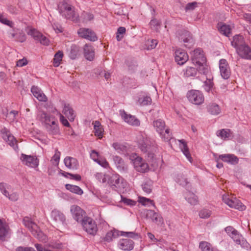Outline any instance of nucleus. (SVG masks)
Wrapping results in <instances>:
<instances>
[{
	"label": "nucleus",
	"instance_id": "nucleus-45",
	"mask_svg": "<svg viewBox=\"0 0 251 251\" xmlns=\"http://www.w3.org/2000/svg\"><path fill=\"white\" fill-rule=\"evenodd\" d=\"M137 102L140 105L144 106L151 104V99L150 97L143 96L139 98Z\"/></svg>",
	"mask_w": 251,
	"mask_h": 251
},
{
	"label": "nucleus",
	"instance_id": "nucleus-48",
	"mask_svg": "<svg viewBox=\"0 0 251 251\" xmlns=\"http://www.w3.org/2000/svg\"><path fill=\"white\" fill-rule=\"evenodd\" d=\"M17 35L15 38V41L23 43L26 40L25 34L22 31H17Z\"/></svg>",
	"mask_w": 251,
	"mask_h": 251
},
{
	"label": "nucleus",
	"instance_id": "nucleus-60",
	"mask_svg": "<svg viewBox=\"0 0 251 251\" xmlns=\"http://www.w3.org/2000/svg\"><path fill=\"white\" fill-rule=\"evenodd\" d=\"M60 156V152L57 150H56L55 153L52 157L51 161H54L56 164H58L59 162Z\"/></svg>",
	"mask_w": 251,
	"mask_h": 251
},
{
	"label": "nucleus",
	"instance_id": "nucleus-59",
	"mask_svg": "<svg viewBox=\"0 0 251 251\" xmlns=\"http://www.w3.org/2000/svg\"><path fill=\"white\" fill-rule=\"evenodd\" d=\"M9 200L15 201H17L19 199V194L17 192H13L6 197Z\"/></svg>",
	"mask_w": 251,
	"mask_h": 251
},
{
	"label": "nucleus",
	"instance_id": "nucleus-1",
	"mask_svg": "<svg viewBox=\"0 0 251 251\" xmlns=\"http://www.w3.org/2000/svg\"><path fill=\"white\" fill-rule=\"evenodd\" d=\"M126 183L124 182L120 176L118 174H112L111 176V188L117 191L121 194L123 192ZM121 198L120 202L129 206H133L136 204V201L131 199L124 197L122 195H120Z\"/></svg>",
	"mask_w": 251,
	"mask_h": 251
},
{
	"label": "nucleus",
	"instance_id": "nucleus-29",
	"mask_svg": "<svg viewBox=\"0 0 251 251\" xmlns=\"http://www.w3.org/2000/svg\"><path fill=\"white\" fill-rule=\"evenodd\" d=\"M231 44L232 46L236 48V50H237L238 48L246 45L243 37L239 35H236L233 37V41H231Z\"/></svg>",
	"mask_w": 251,
	"mask_h": 251
},
{
	"label": "nucleus",
	"instance_id": "nucleus-3",
	"mask_svg": "<svg viewBox=\"0 0 251 251\" xmlns=\"http://www.w3.org/2000/svg\"><path fill=\"white\" fill-rule=\"evenodd\" d=\"M59 13L65 18L72 21H77L78 15L75 12V8L65 1H63L58 5Z\"/></svg>",
	"mask_w": 251,
	"mask_h": 251
},
{
	"label": "nucleus",
	"instance_id": "nucleus-11",
	"mask_svg": "<svg viewBox=\"0 0 251 251\" xmlns=\"http://www.w3.org/2000/svg\"><path fill=\"white\" fill-rule=\"evenodd\" d=\"M179 40L181 42H183L184 46L188 48H190L194 44V40L192 35L190 32L186 30H182L179 33Z\"/></svg>",
	"mask_w": 251,
	"mask_h": 251
},
{
	"label": "nucleus",
	"instance_id": "nucleus-27",
	"mask_svg": "<svg viewBox=\"0 0 251 251\" xmlns=\"http://www.w3.org/2000/svg\"><path fill=\"white\" fill-rule=\"evenodd\" d=\"M62 112L68 118L69 121H73L74 120L75 114L73 108L69 104H64Z\"/></svg>",
	"mask_w": 251,
	"mask_h": 251
},
{
	"label": "nucleus",
	"instance_id": "nucleus-52",
	"mask_svg": "<svg viewBox=\"0 0 251 251\" xmlns=\"http://www.w3.org/2000/svg\"><path fill=\"white\" fill-rule=\"evenodd\" d=\"M127 65L128 71L132 73L135 72L137 69V64L135 61L127 62Z\"/></svg>",
	"mask_w": 251,
	"mask_h": 251
},
{
	"label": "nucleus",
	"instance_id": "nucleus-40",
	"mask_svg": "<svg viewBox=\"0 0 251 251\" xmlns=\"http://www.w3.org/2000/svg\"><path fill=\"white\" fill-rule=\"evenodd\" d=\"M11 189V186L9 184L4 182L0 183V191L5 197L9 195Z\"/></svg>",
	"mask_w": 251,
	"mask_h": 251
},
{
	"label": "nucleus",
	"instance_id": "nucleus-56",
	"mask_svg": "<svg viewBox=\"0 0 251 251\" xmlns=\"http://www.w3.org/2000/svg\"><path fill=\"white\" fill-rule=\"evenodd\" d=\"M150 25L151 28L154 30L157 31L159 29V26H160V22L155 19H152L150 22Z\"/></svg>",
	"mask_w": 251,
	"mask_h": 251
},
{
	"label": "nucleus",
	"instance_id": "nucleus-28",
	"mask_svg": "<svg viewBox=\"0 0 251 251\" xmlns=\"http://www.w3.org/2000/svg\"><path fill=\"white\" fill-rule=\"evenodd\" d=\"M39 116L41 121L44 123L45 127L51 124L53 120H56L53 116H50L44 112H41Z\"/></svg>",
	"mask_w": 251,
	"mask_h": 251
},
{
	"label": "nucleus",
	"instance_id": "nucleus-61",
	"mask_svg": "<svg viewBox=\"0 0 251 251\" xmlns=\"http://www.w3.org/2000/svg\"><path fill=\"white\" fill-rule=\"evenodd\" d=\"M229 158V159L228 160V163H230L232 165H236V164H238V161H239V159L234 154H231V156Z\"/></svg>",
	"mask_w": 251,
	"mask_h": 251
},
{
	"label": "nucleus",
	"instance_id": "nucleus-8",
	"mask_svg": "<svg viewBox=\"0 0 251 251\" xmlns=\"http://www.w3.org/2000/svg\"><path fill=\"white\" fill-rule=\"evenodd\" d=\"M20 159L24 164L29 167L35 168L39 165V160L36 156L22 153Z\"/></svg>",
	"mask_w": 251,
	"mask_h": 251
},
{
	"label": "nucleus",
	"instance_id": "nucleus-17",
	"mask_svg": "<svg viewBox=\"0 0 251 251\" xmlns=\"http://www.w3.org/2000/svg\"><path fill=\"white\" fill-rule=\"evenodd\" d=\"M175 59L178 64L182 65L188 60V55L184 50L178 49L175 51Z\"/></svg>",
	"mask_w": 251,
	"mask_h": 251
},
{
	"label": "nucleus",
	"instance_id": "nucleus-22",
	"mask_svg": "<svg viewBox=\"0 0 251 251\" xmlns=\"http://www.w3.org/2000/svg\"><path fill=\"white\" fill-rule=\"evenodd\" d=\"M146 216L150 218L156 224L160 225L163 223V220L159 214L152 210H148L146 212Z\"/></svg>",
	"mask_w": 251,
	"mask_h": 251
},
{
	"label": "nucleus",
	"instance_id": "nucleus-5",
	"mask_svg": "<svg viewBox=\"0 0 251 251\" xmlns=\"http://www.w3.org/2000/svg\"><path fill=\"white\" fill-rule=\"evenodd\" d=\"M223 201L230 207L234 208L241 211L245 209L246 206L243 204L240 200L233 196L224 195L223 196Z\"/></svg>",
	"mask_w": 251,
	"mask_h": 251
},
{
	"label": "nucleus",
	"instance_id": "nucleus-33",
	"mask_svg": "<svg viewBox=\"0 0 251 251\" xmlns=\"http://www.w3.org/2000/svg\"><path fill=\"white\" fill-rule=\"evenodd\" d=\"M218 31L226 36H229L231 33V28L229 25H227L222 23H218L217 25Z\"/></svg>",
	"mask_w": 251,
	"mask_h": 251
},
{
	"label": "nucleus",
	"instance_id": "nucleus-43",
	"mask_svg": "<svg viewBox=\"0 0 251 251\" xmlns=\"http://www.w3.org/2000/svg\"><path fill=\"white\" fill-rule=\"evenodd\" d=\"M113 160L118 170L120 171L124 170L125 164L122 158L118 156H115L113 158Z\"/></svg>",
	"mask_w": 251,
	"mask_h": 251
},
{
	"label": "nucleus",
	"instance_id": "nucleus-18",
	"mask_svg": "<svg viewBox=\"0 0 251 251\" xmlns=\"http://www.w3.org/2000/svg\"><path fill=\"white\" fill-rule=\"evenodd\" d=\"M136 170L141 173H145L149 170L148 164L140 157H137L133 162Z\"/></svg>",
	"mask_w": 251,
	"mask_h": 251
},
{
	"label": "nucleus",
	"instance_id": "nucleus-50",
	"mask_svg": "<svg viewBox=\"0 0 251 251\" xmlns=\"http://www.w3.org/2000/svg\"><path fill=\"white\" fill-rule=\"evenodd\" d=\"M142 189L147 194H150L151 192V182L148 181L144 183L142 185Z\"/></svg>",
	"mask_w": 251,
	"mask_h": 251
},
{
	"label": "nucleus",
	"instance_id": "nucleus-34",
	"mask_svg": "<svg viewBox=\"0 0 251 251\" xmlns=\"http://www.w3.org/2000/svg\"><path fill=\"white\" fill-rule=\"evenodd\" d=\"M216 134L218 137L224 140L229 139L232 137V133L229 129H223L218 130L217 131Z\"/></svg>",
	"mask_w": 251,
	"mask_h": 251
},
{
	"label": "nucleus",
	"instance_id": "nucleus-54",
	"mask_svg": "<svg viewBox=\"0 0 251 251\" xmlns=\"http://www.w3.org/2000/svg\"><path fill=\"white\" fill-rule=\"evenodd\" d=\"M211 214V212L210 210L206 209H203L201 210L199 212V216L200 218L203 219H206L209 218Z\"/></svg>",
	"mask_w": 251,
	"mask_h": 251
},
{
	"label": "nucleus",
	"instance_id": "nucleus-49",
	"mask_svg": "<svg viewBox=\"0 0 251 251\" xmlns=\"http://www.w3.org/2000/svg\"><path fill=\"white\" fill-rule=\"evenodd\" d=\"M112 146L118 152H124L126 150V146L119 143H114L113 144Z\"/></svg>",
	"mask_w": 251,
	"mask_h": 251
},
{
	"label": "nucleus",
	"instance_id": "nucleus-37",
	"mask_svg": "<svg viewBox=\"0 0 251 251\" xmlns=\"http://www.w3.org/2000/svg\"><path fill=\"white\" fill-rule=\"evenodd\" d=\"M65 188L71 192L77 195H81L83 193V190L79 186L76 185L67 184L65 185Z\"/></svg>",
	"mask_w": 251,
	"mask_h": 251
},
{
	"label": "nucleus",
	"instance_id": "nucleus-55",
	"mask_svg": "<svg viewBox=\"0 0 251 251\" xmlns=\"http://www.w3.org/2000/svg\"><path fill=\"white\" fill-rule=\"evenodd\" d=\"M213 87V83L210 80L204 81L203 87L204 90L207 92H209L211 91Z\"/></svg>",
	"mask_w": 251,
	"mask_h": 251
},
{
	"label": "nucleus",
	"instance_id": "nucleus-31",
	"mask_svg": "<svg viewBox=\"0 0 251 251\" xmlns=\"http://www.w3.org/2000/svg\"><path fill=\"white\" fill-rule=\"evenodd\" d=\"M180 142V148L181 149V151L186 157L187 159L191 162H192V158L191 156V154L189 151V149L187 146L186 143L184 140H178Z\"/></svg>",
	"mask_w": 251,
	"mask_h": 251
},
{
	"label": "nucleus",
	"instance_id": "nucleus-46",
	"mask_svg": "<svg viewBox=\"0 0 251 251\" xmlns=\"http://www.w3.org/2000/svg\"><path fill=\"white\" fill-rule=\"evenodd\" d=\"M63 53L61 51H57L54 55L53 59V65L55 67H58L62 61Z\"/></svg>",
	"mask_w": 251,
	"mask_h": 251
},
{
	"label": "nucleus",
	"instance_id": "nucleus-21",
	"mask_svg": "<svg viewBox=\"0 0 251 251\" xmlns=\"http://www.w3.org/2000/svg\"><path fill=\"white\" fill-rule=\"evenodd\" d=\"M51 217L56 222L64 225L66 224V217L60 211L54 209L51 213Z\"/></svg>",
	"mask_w": 251,
	"mask_h": 251
},
{
	"label": "nucleus",
	"instance_id": "nucleus-2",
	"mask_svg": "<svg viewBox=\"0 0 251 251\" xmlns=\"http://www.w3.org/2000/svg\"><path fill=\"white\" fill-rule=\"evenodd\" d=\"M23 223L25 226L31 232L33 235L36 238L40 241H46V235L40 229L37 224L33 222L29 218L25 217L23 220Z\"/></svg>",
	"mask_w": 251,
	"mask_h": 251
},
{
	"label": "nucleus",
	"instance_id": "nucleus-53",
	"mask_svg": "<svg viewBox=\"0 0 251 251\" xmlns=\"http://www.w3.org/2000/svg\"><path fill=\"white\" fill-rule=\"evenodd\" d=\"M199 66L197 68V72L198 71L200 73L202 74H206L208 72V67L206 66L205 63L202 64H197Z\"/></svg>",
	"mask_w": 251,
	"mask_h": 251
},
{
	"label": "nucleus",
	"instance_id": "nucleus-24",
	"mask_svg": "<svg viewBox=\"0 0 251 251\" xmlns=\"http://www.w3.org/2000/svg\"><path fill=\"white\" fill-rule=\"evenodd\" d=\"M134 243L132 240L128 239H123L119 241L118 247L124 251H131L133 249Z\"/></svg>",
	"mask_w": 251,
	"mask_h": 251
},
{
	"label": "nucleus",
	"instance_id": "nucleus-32",
	"mask_svg": "<svg viewBox=\"0 0 251 251\" xmlns=\"http://www.w3.org/2000/svg\"><path fill=\"white\" fill-rule=\"evenodd\" d=\"M84 54L86 59L91 61L94 59L95 51L93 48L88 45H85L84 47Z\"/></svg>",
	"mask_w": 251,
	"mask_h": 251
},
{
	"label": "nucleus",
	"instance_id": "nucleus-7",
	"mask_svg": "<svg viewBox=\"0 0 251 251\" xmlns=\"http://www.w3.org/2000/svg\"><path fill=\"white\" fill-rule=\"evenodd\" d=\"M83 229L90 234L94 235L97 231V226L92 218L86 217L81 223Z\"/></svg>",
	"mask_w": 251,
	"mask_h": 251
},
{
	"label": "nucleus",
	"instance_id": "nucleus-44",
	"mask_svg": "<svg viewBox=\"0 0 251 251\" xmlns=\"http://www.w3.org/2000/svg\"><path fill=\"white\" fill-rule=\"evenodd\" d=\"M184 75L185 77L195 76L197 74V70L192 67H188L183 70Z\"/></svg>",
	"mask_w": 251,
	"mask_h": 251
},
{
	"label": "nucleus",
	"instance_id": "nucleus-39",
	"mask_svg": "<svg viewBox=\"0 0 251 251\" xmlns=\"http://www.w3.org/2000/svg\"><path fill=\"white\" fill-rule=\"evenodd\" d=\"M208 111L212 115H218L221 112L219 105L216 103H211L207 106Z\"/></svg>",
	"mask_w": 251,
	"mask_h": 251
},
{
	"label": "nucleus",
	"instance_id": "nucleus-26",
	"mask_svg": "<svg viewBox=\"0 0 251 251\" xmlns=\"http://www.w3.org/2000/svg\"><path fill=\"white\" fill-rule=\"evenodd\" d=\"M64 162L65 166L73 170H76L78 166V161L75 158L67 156L64 160Z\"/></svg>",
	"mask_w": 251,
	"mask_h": 251
},
{
	"label": "nucleus",
	"instance_id": "nucleus-35",
	"mask_svg": "<svg viewBox=\"0 0 251 251\" xmlns=\"http://www.w3.org/2000/svg\"><path fill=\"white\" fill-rule=\"evenodd\" d=\"M94 132L95 135L98 136L99 138H101L103 135V129L98 121H96L94 122Z\"/></svg>",
	"mask_w": 251,
	"mask_h": 251
},
{
	"label": "nucleus",
	"instance_id": "nucleus-57",
	"mask_svg": "<svg viewBox=\"0 0 251 251\" xmlns=\"http://www.w3.org/2000/svg\"><path fill=\"white\" fill-rule=\"evenodd\" d=\"M121 236L134 238L138 236V234L135 232H124L121 231Z\"/></svg>",
	"mask_w": 251,
	"mask_h": 251
},
{
	"label": "nucleus",
	"instance_id": "nucleus-4",
	"mask_svg": "<svg viewBox=\"0 0 251 251\" xmlns=\"http://www.w3.org/2000/svg\"><path fill=\"white\" fill-rule=\"evenodd\" d=\"M156 131L165 141H169L171 139V133L170 129L166 127L165 122L161 119L153 121L152 124Z\"/></svg>",
	"mask_w": 251,
	"mask_h": 251
},
{
	"label": "nucleus",
	"instance_id": "nucleus-19",
	"mask_svg": "<svg viewBox=\"0 0 251 251\" xmlns=\"http://www.w3.org/2000/svg\"><path fill=\"white\" fill-rule=\"evenodd\" d=\"M146 136L144 133L140 132L137 137L139 147L144 152H148L150 148V147L147 144V138Z\"/></svg>",
	"mask_w": 251,
	"mask_h": 251
},
{
	"label": "nucleus",
	"instance_id": "nucleus-51",
	"mask_svg": "<svg viewBox=\"0 0 251 251\" xmlns=\"http://www.w3.org/2000/svg\"><path fill=\"white\" fill-rule=\"evenodd\" d=\"M200 248L202 251H213L210 244L207 242H201L200 243Z\"/></svg>",
	"mask_w": 251,
	"mask_h": 251
},
{
	"label": "nucleus",
	"instance_id": "nucleus-38",
	"mask_svg": "<svg viewBox=\"0 0 251 251\" xmlns=\"http://www.w3.org/2000/svg\"><path fill=\"white\" fill-rule=\"evenodd\" d=\"M8 227L5 223L0 220V239H3L8 234Z\"/></svg>",
	"mask_w": 251,
	"mask_h": 251
},
{
	"label": "nucleus",
	"instance_id": "nucleus-12",
	"mask_svg": "<svg viewBox=\"0 0 251 251\" xmlns=\"http://www.w3.org/2000/svg\"><path fill=\"white\" fill-rule=\"evenodd\" d=\"M27 33L32 36L35 40L39 42L41 44L45 46L49 45V39L35 28H30L27 31Z\"/></svg>",
	"mask_w": 251,
	"mask_h": 251
},
{
	"label": "nucleus",
	"instance_id": "nucleus-64",
	"mask_svg": "<svg viewBox=\"0 0 251 251\" xmlns=\"http://www.w3.org/2000/svg\"><path fill=\"white\" fill-rule=\"evenodd\" d=\"M16 251H36L33 248L31 247H19L16 249Z\"/></svg>",
	"mask_w": 251,
	"mask_h": 251
},
{
	"label": "nucleus",
	"instance_id": "nucleus-14",
	"mask_svg": "<svg viewBox=\"0 0 251 251\" xmlns=\"http://www.w3.org/2000/svg\"><path fill=\"white\" fill-rule=\"evenodd\" d=\"M77 33L80 37L91 41H95L98 39L95 33L89 28H80L78 30Z\"/></svg>",
	"mask_w": 251,
	"mask_h": 251
},
{
	"label": "nucleus",
	"instance_id": "nucleus-63",
	"mask_svg": "<svg viewBox=\"0 0 251 251\" xmlns=\"http://www.w3.org/2000/svg\"><path fill=\"white\" fill-rule=\"evenodd\" d=\"M140 202L141 203H142L143 205H145L147 204L148 203H150L151 205L154 204L153 201L149 199L142 197V198H140Z\"/></svg>",
	"mask_w": 251,
	"mask_h": 251
},
{
	"label": "nucleus",
	"instance_id": "nucleus-42",
	"mask_svg": "<svg viewBox=\"0 0 251 251\" xmlns=\"http://www.w3.org/2000/svg\"><path fill=\"white\" fill-rule=\"evenodd\" d=\"M175 179L177 183L182 186H186L188 184L187 178L182 174H177L175 176Z\"/></svg>",
	"mask_w": 251,
	"mask_h": 251
},
{
	"label": "nucleus",
	"instance_id": "nucleus-62",
	"mask_svg": "<svg viewBox=\"0 0 251 251\" xmlns=\"http://www.w3.org/2000/svg\"><path fill=\"white\" fill-rule=\"evenodd\" d=\"M97 163L104 168H107L109 167L108 162L104 158H100Z\"/></svg>",
	"mask_w": 251,
	"mask_h": 251
},
{
	"label": "nucleus",
	"instance_id": "nucleus-47",
	"mask_svg": "<svg viewBox=\"0 0 251 251\" xmlns=\"http://www.w3.org/2000/svg\"><path fill=\"white\" fill-rule=\"evenodd\" d=\"M126 28L125 27H120L118 28L117 32L116 33V39L117 41H121L124 37V35L126 33Z\"/></svg>",
	"mask_w": 251,
	"mask_h": 251
},
{
	"label": "nucleus",
	"instance_id": "nucleus-58",
	"mask_svg": "<svg viewBox=\"0 0 251 251\" xmlns=\"http://www.w3.org/2000/svg\"><path fill=\"white\" fill-rule=\"evenodd\" d=\"M90 157L96 162H97L100 158L99 157V153L95 150L92 151L90 153Z\"/></svg>",
	"mask_w": 251,
	"mask_h": 251
},
{
	"label": "nucleus",
	"instance_id": "nucleus-23",
	"mask_svg": "<svg viewBox=\"0 0 251 251\" xmlns=\"http://www.w3.org/2000/svg\"><path fill=\"white\" fill-rule=\"evenodd\" d=\"M231 238L233 239L234 241L237 244L240 245L242 248L248 249L250 245L246 241V240L242 237V236L239 234L237 231V232L234 234L230 235Z\"/></svg>",
	"mask_w": 251,
	"mask_h": 251
},
{
	"label": "nucleus",
	"instance_id": "nucleus-15",
	"mask_svg": "<svg viewBox=\"0 0 251 251\" xmlns=\"http://www.w3.org/2000/svg\"><path fill=\"white\" fill-rule=\"evenodd\" d=\"M121 115L122 119L128 125L139 126L140 125V121L135 116L126 113L125 111H121Z\"/></svg>",
	"mask_w": 251,
	"mask_h": 251
},
{
	"label": "nucleus",
	"instance_id": "nucleus-20",
	"mask_svg": "<svg viewBox=\"0 0 251 251\" xmlns=\"http://www.w3.org/2000/svg\"><path fill=\"white\" fill-rule=\"evenodd\" d=\"M236 51L241 58L251 60V49L248 45L238 48Z\"/></svg>",
	"mask_w": 251,
	"mask_h": 251
},
{
	"label": "nucleus",
	"instance_id": "nucleus-36",
	"mask_svg": "<svg viewBox=\"0 0 251 251\" xmlns=\"http://www.w3.org/2000/svg\"><path fill=\"white\" fill-rule=\"evenodd\" d=\"M80 48L75 45L71 46L69 51V57L72 59H76L80 54Z\"/></svg>",
	"mask_w": 251,
	"mask_h": 251
},
{
	"label": "nucleus",
	"instance_id": "nucleus-9",
	"mask_svg": "<svg viewBox=\"0 0 251 251\" xmlns=\"http://www.w3.org/2000/svg\"><path fill=\"white\" fill-rule=\"evenodd\" d=\"M70 210L73 218L78 223H81L87 217L85 212L78 206L72 205Z\"/></svg>",
	"mask_w": 251,
	"mask_h": 251
},
{
	"label": "nucleus",
	"instance_id": "nucleus-13",
	"mask_svg": "<svg viewBox=\"0 0 251 251\" xmlns=\"http://www.w3.org/2000/svg\"><path fill=\"white\" fill-rule=\"evenodd\" d=\"M191 59L194 64H202L206 62V58L201 49H197L192 53Z\"/></svg>",
	"mask_w": 251,
	"mask_h": 251
},
{
	"label": "nucleus",
	"instance_id": "nucleus-10",
	"mask_svg": "<svg viewBox=\"0 0 251 251\" xmlns=\"http://www.w3.org/2000/svg\"><path fill=\"white\" fill-rule=\"evenodd\" d=\"M0 132L2 134V137L13 149L16 151L18 149L17 140L15 138L11 135L9 131L5 128L1 129Z\"/></svg>",
	"mask_w": 251,
	"mask_h": 251
},
{
	"label": "nucleus",
	"instance_id": "nucleus-41",
	"mask_svg": "<svg viewBox=\"0 0 251 251\" xmlns=\"http://www.w3.org/2000/svg\"><path fill=\"white\" fill-rule=\"evenodd\" d=\"M185 198L188 202L192 205H195L197 203V197L194 193L187 192L185 195Z\"/></svg>",
	"mask_w": 251,
	"mask_h": 251
},
{
	"label": "nucleus",
	"instance_id": "nucleus-6",
	"mask_svg": "<svg viewBox=\"0 0 251 251\" xmlns=\"http://www.w3.org/2000/svg\"><path fill=\"white\" fill-rule=\"evenodd\" d=\"M188 100L192 103L200 105L204 101V96L203 94L198 90H192L187 94Z\"/></svg>",
	"mask_w": 251,
	"mask_h": 251
},
{
	"label": "nucleus",
	"instance_id": "nucleus-16",
	"mask_svg": "<svg viewBox=\"0 0 251 251\" xmlns=\"http://www.w3.org/2000/svg\"><path fill=\"white\" fill-rule=\"evenodd\" d=\"M219 68L222 77L225 79H228L230 75V70L227 61L222 59L219 61Z\"/></svg>",
	"mask_w": 251,
	"mask_h": 251
},
{
	"label": "nucleus",
	"instance_id": "nucleus-30",
	"mask_svg": "<svg viewBox=\"0 0 251 251\" xmlns=\"http://www.w3.org/2000/svg\"><path fill=\"white\" fill-rule=\"evenodd\" d=\"M57 123V121L56 120H53L51 124L48 125L47 127H46V129L49 134L52 135L59 134L60 130Z\"/></svg>",
	"mask_w": 251,
	"mask_h": 251
},
{
	"label": "nucleus",
	"instance_id": "nucleus-25",
	"mask_svg": "<svg viewBox=\"0 0 251 251\" xmlns=\"http://www.w3.org/2000/svg\"><path fill=\"white\" fill-rule=\"evenodd\" d=\"M31 91L33 96L40 101L45 102L48 99L42 90L38 87L33 86L31 87Z\"/></svg>",
	"mask_w": 251,
	"mask_h": 251
}]
</instances>
